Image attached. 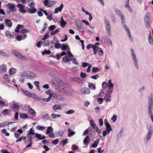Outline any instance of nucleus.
Wrapping results in <instances>:
<instances>
[{
	"label": "nucleus",
	"instance_id": "f257e3e1",
	"mask_svg": "<svg viewBox=\"0 0 153 153\" xmlns=\"http://www.w3.org/2000/svg\"><path fill=\"white\" fill-rule=\"evenodd\" d=\"M131 58L132 62L135 68L138 70L139 68L138 60L135 51L132 49H131Z\"/></svg>",
	"mask_w": 153,
	"mask_h": 153
},
{
	"label": "nucleus",
	"instance_id": "f03ea898",
	"mask_svg": "<svg viewBox=\"0 0 153 153\" xmlns=\"http://www.w3.org/2000/svg\"><path fill=\"white\" fill-rule=\"evenodd\" d=\"M22 91L25 95L31 98H35L38 100H41V98L40 97L35 94H31L29 91L24 89H22Z\"/></svg>",
	"mask_w": 153,
	"mask_h": 153
},
{
	"label": "nucleus",
	"instance_id": "7ed1b4c3",
	"mask_svg": "<svg viewBox=\"0 0 153 153\" xmlns=\"http://www.w3.org/2000/svg\"><path fill=\"white\" fill-rule=\"evenodd\" d=\"M12 52L18 58L23 61H26L27 60V58L25 56L23 55L18 51L13 50Z\"/></svg>",
	"mask_w": 153,
	"mask_h": 153
},
{
	"label": "nucleus",
	"instance_id": "20e7f679",
	"mask_svg": "<svg viewBox=\"0 0 153 153\" xmlns=\"http://www.w3.org/2000/svg\"><path fill=\"white\" fill-rule=\"evenodd\" d=\"M144 21L146 26L147 27H149L150 24V14L149 13H146L145 16Z\"/></svg>",
	"mask_w": 153,
	"mask_h": 153
},
{
	"label": "nucleus",
	"instance_id": "39448f33",
	"mask_svg": "<svg viewBox=\"0 0 153 153\" xmlns=\"http://www.w3.org/2000/svg\"><path fill=\"white\" fill-rule=\"evenodd\" d=\"M74 23L77 30L80 33H82L84 31V28L82 23H80L79 24H78L77 22L76 21H75Z\"/></svg>",
	"mask_w": 153,
	"mask_h": 153
},
{
	"label": "nucleus",
	"instance_id": "423d86ee",
	"mask_svg": "<svg viewBox=\"0 0 153 153\" xmlns=\"http://www.w3.org/2000/svg\"><path fill=\"white\" fill-rule=\"evenodd\" d=\"M152 126L149 128V131L148 134L146 135L145 137L144 138V140L146 142L149 141L151 139L152 134Z\"/></svg>",
	"mask_w": 153,
	"mask_h": 153
},
{
	"label": "nucleus",
	"instance_id": "0eeeda50",
	"mask_svg": "<svg viewBox=\"0 0 153 153\" xmlns=\"http://www.w3.org/2000/svg\"><path fill=\"white\" fill-rule=\"evenodd\" d=\"M22 105L19 103L15 102L13 103L11 108L13 109L15 111H18Z\"/></svg>",
	"mask_w": 153,
	"mask_h": 153
},
{
	"label": "nucleus",
	"instance_id": "6e6552de",
	"mask_svg": "<svg viewBox=\"0 0 153 153\" xmlns=\"http://www.w3.org/2000/svg\"><path fill=\"white\" fill-rule=\"evenodd\" d=\"M17 7L19 8V11L22 13H25L27 12L26 10L25 9V6L22 4H18Z\"/></svg>",
	"mask_w": 153,
	"mask_h": 153
},
{
	"label": "nucleus",
	"instance_id": "1a4fd4ad",
	"mask_svg": "<svg viewBox=\"0 0 153 153\" xmlns=\"http://www.w3.org/2000/svg\"><path fill=\"white\" fill-rule=\"evenodd\" d=\"M14 123L13 122H4L2 123H1L3 127H4L5 126L7 125L8 126V127L9 128L10 127H12V128L10 129V130L12 131H14L15 130H16V127H14L13 128V125H11V124Z\"/></svg>",
	"mask_w": 153,
	"mask_h": 153
},
{
	"label": "nucleus",
	"instance_id": "9d476101",
	"mask_svg": "<svg viewBox=\"0 0 153 153\" xmlns=\"http://www.w3.org/2000/svg\"><path fill=\"white\" fill-rule=\"evenodd\" d=\"M7 7L11 12H14L16 10L15 5L13 3H9L7 5Z\"/></svg>",
	"mask_w": 153,
	"mask_h": 153
},
{
	"label": "nucleus",
	"instance_id": "9b49d317",
	"mask_svg": "<svg viewBox=\"0 0 153 153\" xmlns=\"http://www.w3.org/2000/svg\"><path fill=\"white\" fill-rule=\"evenodd\" d=\"M116 13L119 15L121 18L122 21V25L125 24V19L124 16L122 13L119 10H116L115 11Z\"/></svg>",
	"mask_w": 153,
	"mask_h": 153
},
{
	"label": "nucleus",
	"instance_id": "f8f14e48",
	"mask_svg": "<svg viewBox=\"0 0 153 153\" xmlns=\"http://www.w3.org/2000/svg\"><path fill=\"white\" fill-rule=\"evenodd\" d=\"M80 92L83 94H89L90 93V91L88 88L84 87L81 89L80 90Z\"/></svg>",
	"mask_w": 153,
	"mask_h": 153
},
{
	"label": "nucleus",
	"instance_id": "ddd939ff",
	"mask_svg": "<svg viewBox=\"0 0 153 153\" xmlns=\"http://www.w3.org/2000/svg\"><path fill=\"white\" fill-rule=\"evenodd\" d=\"M52 77L56 79V82L59 85H61L62 86H63L64 84L62 81L59 78V77L56 75H53Z\"/></svg>",
	"mask_w": 153,
	"mask_h": 153
},
{
	"label": "nucleus",
	"instance_id": "4468645a",
	"mask_svg": "<svg viewBox=\"0 0 153 153\" xmlns=\"http://www.w3.org/2000/svg\"><path fill=\"white\" fill-rule=\"evenodd\" d=\"M55 88L56 89V90L57 91L60 92L63 94H66L67 91L64 88H60L58 85H56V86L55 87Z\"/></svg>",
	"mask_w": 153,
	"mask_h": 153
},
{
	"label": "nucleus",
	"instance_id": "2eb2a0df",
	"mask_svg": "<svg viewBox=\"0 0 153 153\" xmlns=\"http://www.w3.org/2000/svg\"><path fill=\"white\" fill-rule=\"evenodd\" d=\"M53 97L54 98L57 100L63 101L64 100V98L62 95L60 94L54 93Z\"/></svg>",
	"mask_w": 153,
	"mask_h": 153
},
{
	"label": "nucleus",
	"instance_id": "dca6fc26",
	"mask_svg": "<svg viewBox=\"0 0 153 153\" xmlns=\"http://www.w3.org/2000/svg\"><path fill=\"white\" fill-rule=\"evenodd\" d=\"M129 0H125V7L130 12L132 13V10H131V7L129 6Z\"/></svg>",
	"mask_w": 153,
	"mask_h": 153
},
{
	"label": "nucleus",
	"instance_id": "f3484780",
	"mask_svg": "<svg viewBox=\"0 0 153 153\" xmlns=\"http://www.w3.org/2000/svg\"><path fill=\"white\" fill-rule=\"evenodd\" d=\"M64 6L62 4H61L59 7H57L54 10V13L55 14L59 12H61L63 7Z\"/></svg>",
	"mask_w": 153,
	"mask_h": 153
},
{
	"label": "nucleus",
	"instance_id": "a211bd4d",
	"mask_svg": "<svg viewBox=\"0 0 153 153\" xmlns=\"http://www.w3.org/2000/svg\"><path fill=\"white\" fill-rule=\"evenodd\" d=\"M82 10L83 12L85 13L86 15H88L89 16V20L90 21H91L93 19V17L91 14L88 12V11H86L84 7H82Z\"/></svg>",
	"mask_w": 153,
	"mask_h": 153
},
{
	"label": "nucleus",
	"instance_id": "6ab92c4d",
	"mask_svg": "<svg viewBox=\"0 0 153 153\" xmlns=\"http://www.w3.org/2000/svg\"><path fill=\"white\" fill-rule=\"evenodd\" d=\"M104 22L105 24V28L106 30H111V25L108 21L106 19H105L104 20Z\"/></svg>",
	"mask_w": 153,
	"mask_h": 153
},
{
	"label": "nucleus",
	"instance_id": "aec40b11",
	"mask_svg": "<svg viewBox=\"0 0 153 153\" xmlns=\"http://www.w3.org/2000/svg\"><path fill=\"white\" fill-rule=\"evenodd\" d=\"M5 35L9 39H11L15 37V35L13 33H11L9 31H7L5 32Z\"/></svg>",
	"mask_w": 153,
	"mask_h": 153
},
{
	"label": "nucleus",
	"instance_id": "412c9836",
	"mask_svg": "<svg viewBox=\"0 0 153 153\" xmlns=\"http://www.w3.org/2000/svg\"><path fill=\"white\" fill-rule=\"evenodd\" d=\"M7 66L5 65H2L0 66V71L1 72L5 73L7 71Z\"/></svg>",
	"mask_w": 153,
	"mask_h": 153
},
{
	"label": "nucleus",
	"instance_id": "4be33fe9",
	"mask_svg": "<svg viewBox=\"0 0 153 153\" xmlns=\"http://www.w3.org/2000/svg\"><path fill=\"white\" fill-rule=\"evenodd\" d=\"M123 128H121L120 132H119L117 135L116 138L117 140H118L123 136Z\"/></svg>",
	"mask_w": 153,
	"mask_h": 153
},
{
	"label": "nucleus",
	"instance_id": "5701e85b",
	"mask_svg": "<svg viewBox=\"0 0 153 153\" xmlns=\"http://www.w3.org/2000/svg\"><path fill=\"white\" fill-rule=\"evenodd\" d=\"M3 78L4 81L6 83H9L10 82V79L8 75L7 74H5L3 76Z\"/></svg>",
	"mask_w": 153,
	"mask_h": 153
},
{
	"label": "nucleus",
	"instance_id": "b1692460",
	"mask_svg": "<svg viewBox=\"0 0 153 153\" xmlns=\"http://www.w3.org/2000/svg\"><path fill=\"white\" fill-rule=\"evenodd\" d=\"M37 11V10L34 7H30L28 10V11L31 13H34Z\"/></svg>",
	"mask_w": 153,
	"mask_h": 153
},
{
	"label": "nucleus",
	"instance_id": "393cba45",
	"mask_svg": "<svg viewBox=\"0 0 153 153\" xmlns=\"http://www.w3.org/2000/svg\"><path fill=\"white\" fill-rule=\"evenodd\" d=\"M152 104H148V114L149 115L152 114Z\"/></svg>",
	"mask_w": 153,
	"mask_h": 153
},
{
	"label": "nucleus",
	"instance_id": "a878e982",
	"mask_svg": "<svg viewBox=\"0 0 153 153\" xmlns=\"http://www.w3.org/2000/svg\"><path fill=\"white\" fill-rule=\"evenodd\" d=\"M5 22L7 26L9 27H11L12 25V23L10 20L6 19Z\"/></svg>",
	"mask_w": 153,
	"mask_h": 153
},
{
	"label": "nucleus",
	"instance_id": "bb28decb",
	"mask_svg": "<svg viewBox=\"0 0 153 153\" xmlns=\"http://www.w3.org/2000/svg\"><path fill=\"white\" fill-rule=\"evenodd\" d=\"M106 91L105 89L102 90L99 94V96L102 97H104L107 94L106 93Z\"/></svg>",
	"mask_w": 153,
	"mask_h": 153
},
{
	"label": "nucleus",
	"instance_id": "cd10ccee",
	"mask_svg": "<svg viewBox=\"0 0 153 153\" xmlns=\"http://www.w3.org/2000/svg\"><path fill=\"white\" fill-rule=\"evenodd\" d=\"M36 137L39 140H41L45 139L46 137L45 136H42L41 134L36 133L35 134Z\"/></svg>",
	"mask_w": 153,
	"mask_h": 153
},
{
	"label": "nucleus",
	"instance_id": "c85d7f7f",
	"mask_svg": "<svg viewBox=\"0 0 153 153\" xmlns=\"http://www.w3.org/2000/svg\"><path fill=\"white\" fill-rule=\"evenodd\" d=\"M104 100L106 102H109L111 101V96L107 94L104 97Z\"/></svg>",
	"mask_w": 153,
	"mask_h": 153
},
{
	"label": "nucleus",
	"instance_id": "c756f323",
	"mask_svg": "<svg viewBox=\"0 0 153 153\" xmlns=\"http://www.w3.org/2000/svg\"><path fill=\"white\" fill-rule=\"evenodd\" d=\"M28 77V79H32L36 76L35 74L34 73L31 71H29Z\"/></svg>",
	"mask_w": 153,
	"mask_h": 153
},
{
	"label": "nucleus",
	"instance_id": "7c9ffc66",
	"mask_svg": "<svg viewBox=\"0 0 153 153\" xmlns=\"http://www.w3.org/2000/svg\"><path fill=\"white\" fill-rule=\"evenodd\" d=\"M71 58L68 56H66L63 57L62 60L65 62H70Z\"/></svg>",
	"mask_w": 153,
	"mask_h": 153
},
{
	"label": "nucleus",
	"instance_id": "2f4dec72",
	"mask_svg": "<svg viewBox=\"0 0 153 153\" xmlns=\"http://www.w3.org/2000/svg\"><path fill=\"white\" fill-rule=\"evenodd\" d=\"M17 71V69L14 68H10L9 70V73L10 75L15 74Z\"/></svg>",
	"mask_w": 153,
	"mask_h": 153
},
{
	"label": "nucleus",
	"instance_id": "473e14b6",
	"mask_svg": "<svg viewBox=\"0 0 153 153\" xmlns=\"http://www.w3.org/2000/svg\"><path fill=\"white\" fill-rule=\"evenodd\" d=\"M68 136L69 137H71L75 134V131H72L69 128L68 129Z\"/></svg>",
	"mask_w": 153,
	"mask_h": 153
},
{
	"label": "nucleus",
	"instance_id": "72a5a7b5",
	"mask_svg": "<svg viewBox=\"0 0 153 153\" xmlns=\"http://www.w3.org/2000/svg\"><path fill=\"white\" fill-rule=\"evenodd\" d=\"M90 142L89 137L88 136H86L83 140V143L85 145H88Z\"/></svg>",
	"mask_w": 153,
	"mask_h": 153
},
{
	"label": "nucleus",
	"instance_id": "f704fd0d",
	"mask_svg": "<svg viewBox=\"0 0 153 153\" xmlns=\"http://www.w3.org/2000/svg\"><path fill=\"white\" fill-rule=\"evenodd\" d=\"M53 109L55 111H57L61 109V106L59 105L55 104L53 107Z\"/></svg>",
	"mask_w": 153,
	"mask_h": 153
},
{
	"label": "nucleus",
	"instance_id": "c9c22d12",
	"mask_svg": "<svg viewBox=\"0 0 153 153\" xmlns=\"http://www.w3.org/2000/svg\"><path fill=\"white\" fill-rule=\"evenodd\" d=\"M29 71H24L21 74V76L22 77H28Z\"/></svg>",
	"mask_w": 153,
	"mask_h": 153
},
{
	"label": "nucleus",
	"instance_id": "e433bc0d",
	"mask_svg": "<svg viewBox=\"0 0 153 153\" xmlns=\"http://www.w3.org/2000/svg\"><path fill=\"white\" fill-rule=\"evenodd\" d=\"M148 40L149 41V44L151 45H153V39L151 37V33L150 32V33H149V37L148 38Z\"/></svg>",
	"mask_w": 153,
	"mask_h": 153
},
{
	"label": "nucleus",
	"instance_id": "4c0bfd02",
	"mask_svg": "<svg viewBox=\"0 0 153 153\" xmlns=\"http://www.w3.org/2000/svg\"><path fill=\"white\" fill-rule=\"evenodd\" d=\"M28 111L32 116H35L36 114V112L32 108H29Z\"/></svg>",
	"mask_w": 153,
	"mask_h": 153
},
{
	"label": "nucleus",
	"instance_id": "58836bf2",
	"mask_svg": "<svg viewBox=\"0 0 153 153\" xmlns=\"http://www.w3.org/2000/svg\"><path fill=\"white\" fill-rule=\"evenodd\" d=\"M89 123L92 128L94 129H95V128L97 126H96V123L94 122L92 120H90Z\"/></svg>",
	"mask_w": 153,
	"mask_h": 153
},
{
	"label": "nucleus",
	"instance_id": "ea45409f",
	"mask_svg": "<svg viewBox=\"0 0 153 153\" xmlns=\"http://www.w3.org/2000/svg\"><path fill=\"white\" fill-rule=\"evenodd\" d=\"M61 115L60 114H56L54 113L51 114V117L53 119H55L57 118H59L61 117Z\"/></svg>",
	"mask_w": 153,
	"mask_h": 153
},
{
	"label": "nucleus",
	"instance_id": "a19ab883",
	"mask_svg": "<svg viewBox=\"0 0 153 153\" xmlns=\"http://www.w3.org/2000/svg\"><path fill=\"white\" fill-rule=\"evenodd\" d=\"M105 126L106 128V130L108 131V134H109L112 130L111 126L109 123L105 125Z\"/></svg>",
	"mask_w": 153,
	"mask_h": 153
},
{
	"label": "nucleus",
	"instance_id": "79ce46f5",
	"mask_svg": "<svg viewBox=\"0 0 153 153\" xmlns=\"http://www.w3.org/2000/svg\"><path fill=\"white\" fill-rule=\"evenodd\" d=\"M53 129L51 126H48L47 127V131L46 133L47 134H49L53 131Z\"/></svg>",
	"mask_w": 153,
	"mask_h": 153
},
{
	"label": "nucleus",
	"instance_id": "37998d69",
	"mask_svg": "<svg viewBox=\"0 0 153 153\" xmlns=\"http://www.w3.org/2000/svg\"><path fill=\"white\" fill-rule=\"evenodd\" d=\"M99 139H97L95 140L92 144V146L94 148H95L97 146V144L99 142Z\"/></svg>",
	"mask_w": 153,
	"mask_h": 153
},
{
	"label": "nucleus",
	"instance_id": "c03bdc74",
	"mask_svg": "<svg viewBox=\"0 0 153 153\" xmlns=\"http://www.w3.org/2000/svg\"><path fill=\"white\" fill-rule=\"evenodd\" d=\"M108 88L110 89L111 88H113V83H112L111 80V79L109 80L108 81Z\"/></svg>",
	"mask_w": 153,
	"mask_h": 153
},
{
	"label": "nucleus",
	"instance_id": "a18cd8bd",
	"mask_svg": "<svg viewBox=\"0 0 153 153\" xmlns=\"http://www.w3.org/2000/svg\"><path fill=\"white\" fill-rule=\"evenodd\" d=\"M50 116L48 114H44L42 116V119L45 120H48L49 119Z\"/></svg>",
	"mask_w": 153,
	"mask_h": 153
},
{
	"label": "nucleus",
	"instance_id": "49530a36",
	"mask_svg": "<svg viewBox=\"0 0 153 153\" xmlns=\"http://www.w3.org/2000/svg\"><path fill=\"white\" fill-rule=\"evenodd\" d=\"M43 41V42H42V45L44 46H48L49 45V41L48 40H42Z\"/></svg>",
	"mask_w": 153,
	"mask_h": 153
},
{
	"label": "nucleus",
	"instance_id": "de8ad7c7",
	"mask_svg": "<svg viewBox=\"0 0 153 153\" xmlns=\"http://www.w3.org/2000/svg\"><path fill=\"white\" fill-rule=\"evenodd\" d=\"M60 23L61 25L60 26L62 27H65L66 22L63 20L62 17H61V21Z\"/></svg>",
	"mask_w": 153,
	"mask_h": 153
},
{
	"label": "nucleus",
	"instance_id": "09e8293b",
	"mask_svg": "<svg viewBox=\"0 0 153 153\" xmlns=\"http://www.w3.org/2000/svg\"><path fill=\"white\" fill-rule=\"evenodd\" d=\"M63 134V132L61 130H60L56 132L55 133V135L56 137L62 136Z\"/></svg>",
	"mask_w": 153,
	"mask_h": 153
},
{
	"label": "nucleus",
	"instance_id": "8fccbe9b",
	"mask_svg": "<svg viewBox=\"0 0 153 153\" xmlns=\"http://www.w3.org/2000/svg\"><path fill=\"white\" fill-rule=\"evenodd\" d=\"M88 87L92 90H94L96 89V87L94 84L91 83H89L88 85Z\"/></svg>",
	"mask_w": 153,
	"mask_h": 153
},
{
	"label": "nucleus",
	"instance_id": "3c124183",
	"mask_svg": "<svg viewBox=\"0 0 153 153\" xmlns=\"http://www.w3.org/2000/svg\"><path fill=\"white\" fill-rule=\"evenodd\" d=\"M0 55L2 56H4L5 57H8L9 56L8 54L1 51H0Z\"/></svg>",
	"mask_w": 153,
	"mask_h": 153
},
{
	"label": "nucleus",
	"instance_id": "603ef678",
	"mask_svg": "<svg viewBox=\"0 0 153 153\" xmlns=\"http://www.w3.org/2000/svg\"><path fill=\"white\" fill-rule=\"evenodd\" d=\"M10 111L9 109H5L3 110L2 111V114H10Z\"/></svg>",
	"mask_w": 153,
	"mask_h": 153
},
{
	"label": "nucleus",
	"instance_id": "864d4df0",
	"mask_svg": "<svg viewBox=\"0 0 153 153\" xmlns=\"http://www.w3.org/2000/svg\"><path fill=\"white\" fill-rule=\"evenodd\" d=\"M20 116L21 118L23 119H25L28 118V116L26 114L24 113L20 114Z\"/></svg>",
	"mask_w": 153,
	"mask_h": 153
},
{
	"label": "nucleus",
	"instance_id": "5fc2aeb1",
	"mask_svg": "<svg viewBox=\"0 0 153 153\" xmlns=\"http://www.w3.org/2000/svg\"><path fill=\"white\" fill-rule=\"evenodd\" d=\"M29 2H30L29 3V6L30 7H34L35 3L34 2L33 0H29Z\"/></svg>",
	"mask_w": 153,
	"mask_h": 153
},
{
	"label": "nucleus",
	"instance_id": "6e6d98bb",
	"mask_svg": "<svg viewBox=\"0 0 153 153\" xmlns=\"http://www.w3.org/2000/svg\"><path fill=\"white\" fill-rule=\"evenodd\" d=\"M46 94H47L49 95V97H52L54 94V93H52L51 92L50 90H49L46 91Z\"/></svg>",
	"mask_w": 153,
	"mask_h": 153
},
{
	"label": "nucleus",
	"instance_id": "4d7b16f0",
	"mask_svg": "<svg viewBox=\"0 0 153 153\" xmlns=\"http://www.w3.org/2000/svg\"><path fill=\"white\" fill-rule=\"evenodd\" d=\"M45 127L41 126H39L36 127V129L41 130L43 131L45 129Z\"/></svg>",
	"mask_w": 153,
	"mask_h": 153
},
{
	"label": "nucleus",
	"instance_id": "13d9d810",
	"mask_svg": "<svg viewBox=\"0 0 153 153\" xmlns=\"http://www.w3.org/2000/svg\"><path fill=\"white\" fill-rule=\"evenodd\" d=\"M55 3V2L53 1H49V4L48 5V7H51L53 6Z\"/></svg>",
	"mask_w": 153,
	"mask_h": 153
},
{
	"label": "nucleus",
	"instance_id": "bf43d9fd",
	"mask_svg": "<svg viewBox=\"0 0 153 153\" xmlns=\"http://www.w3.org/2000/svg\"><path fill=\"white\" fill-rule=\"evenodd\" d=\"M122 26L126 30V32L130 30V29L128 26L126 25L125 24H122Z\"/></svg>",
	"mask_w": 153,
	"mask_h": 153
},
{
	"label": "nucleus",
	"instance_id": "052dcab7",
	"mask_svg": "<svg viewBox=\"0 0 153 153\" xmlns=\"http://www.w3.org/2000/svg\"><path fill=\"white\" fill-rule=\"evenodd\" d=\"M68 143V140L67 139H65L62 140L61 142V144L62 146H64Z\"/></svg>",
	"mask_w": 153,
	"mask_h": 153
},
{
	"label": "nucleus",
	"instance_id": "680f3d73",
	"mask_svg": "<svg viewBox=\"0 0 153 153\" xmlns=\"http://www.w3.org/2000/svg\"><path fill=\"white\" fill-rule=\"evenodd\" d=\"M98 53L99 54L100 56H102L104 54V52L102 49L100 48L98 50Z\"/></svg>",
	"mask_w": 153,
	"mask_h": 153
},
{
	"label": "nucleus",
	"instance_id": "e2e57ef3",
	"mask_svg": "<svg viewBox=\"0 0 153 153\" xmlns=\"http://www.w3.org/2000/svg\"><path fill=\"white\" fill-rule=\"evenodd\" d=\"M51 53V51L50 50H47L46 49H45L44 51L42 53L43 55H44L45 54H50Z\"/></svg>",
	"mask_w": 153,
	"mask_h": 153
},
{
	"label": "nucleus",
	"instance_id": "0e129e2a",
	"mask_svg": "<svg viewBox=\"0 0 153 153\" xmlns=\"http://www.w3.org/2000/svg\"><path fill=\"white\" fill-rule=\"evenodd\" d=\"M102 88H103V89H105L108 86V84L107 82H105L102 83Z\"/></svg>",
	"mask_w": 153,
	"mask_h": 153
},
{
	"label": "nucleus",
	"instance_id": "69168bd1",
	"mask_svg": "<svg viewBox=\"0 0 153 153\" xmlns=\"http://www.w3.org/2000/svg\"><path fill=\"white\" fill-rule=\"evenodd\" d=\"M99 68H98L93 67L92 68V71L93 72H96L99 71Z\"/></svg>",
	"mask_w": 153,
	"mask_h": 153
},
{
	"label": "nucleus",
	"instance_id": "338daca9",
	"mask_svg": "<svg viewBox=\"0 0 153 153\" xmlns=\"http://www.w3.org/2000/svg\"><path fill=\"white\" fill-rule=\"evenodd\" d=\"M95 112L96 113H98L100 112L101 109L99 107L95 108L94 109Z\"/></svg>",
	"mask_w": 153,
	"mask_h": 153
},
{
	"label": "nucleus",
	"instance_id": "774afa93",
	"mask_svg": "<svg viewBox=\"0 0 153 153\" xmlns=\"http://www.w3.org/2000/svg\"><path fill=\"white\" fill-rule=\"evenodd\" d=\"M59 31V29H56L54 31H52L51 33V35L53 36L56 33H58Z\"/></svg>",
	"mask_w": 153,
	"mask_h": 153
}]
</instances>
